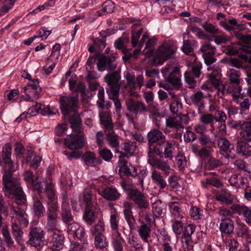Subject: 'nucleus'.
Here are the masks:
<instances>
[{
    "mask_svg": "<svg viewBox=\"0 0 251 251\" xmlns=\"http://www.w3.org/2000/svg\"><path fill=\"white\" fill-rule=\"evenodd\" d=\"M13 211L15 214V218L17 219L23 227H26L28 225V221L25 212L19 207H13Z\"/></svg>",
    "mask_w": 251,
    "mask_h": 251,
    "instance_id": "32",
    "label": "nucleus"
},
{
    "mask_svg": "<svg viewBox=\"0 0 251 251\" xmlns=\"http://www.w3.org/2000/svg\"><path fill=\"white\" fill-rule=\"evenodd\" d=\"M234 228V222L231 218H225L221 220L220 229L222 233L230 235L233 233Z\"/></svg>",
    "mask_w": 251,
    "mask_h": 251,
    "instance_id": "26",
    "label": "nucleus"
},
{
    "mask_svg": "<svg viewBox=\"0 0 251 251\" xmlns=\"http://www.w3.org/2000/svg\"><path fill=\"white\" fill-rule=\"evenodd\" d=\"M95 207H85L84 213L83 218L85 221L89 225L93 223L96 219L95 212H94Z\"/></svg>",
    "mask_w": 251,
    "mask_h": 251,
    "instance_id": "47",
    "label": "nucleus"
},
{
    "mask_svg": "<svg viewBox=\"0 0 251 251\" xmlns=\"http://www.w3.org/2000/svg\"><path fill=\"white\" fill-rule=\"evenodd\" d=\"M57 218L54 217H47V224L46 228L48 233L51 231H55L58 230L56 229L57 225Z\"/></svg>",
    "mask_w": 251,
    "mask_h": 251,
    "instance_id": "54",
    "label": "nucleus"
},
{
    "mask_svg": "<svg viewBox=\"0 0 251 251\" xmlns=\"http://www.w3.org/2000/svg\"><path fill=\"white\" fill-rule=\"evenodd\" d=\"M217 144L219 148L226 153H230L234 150V146L226 138L220 137L217 140Z\"/></svg>",
    "mask_w": 251,
    "mask_h": 251,
    "instance_id": "35",
    "label": "nucleus"
},
{
    "mask_svg": "<svg viewBox=\"0 0 251 251\" xmlns=\"http://www.w3.org/2000/svg\"><path fill=\"white\" fill-rule=\"evenodd\" d=\"M124 76L127 84L122 86L123 91L124 92H127L129 97L138 98L139 95L136 90L140 91L144 85L143 75H139L135 77L133 73L126 72L125 73Z\"/></svg>",
    "mask_w": 251,
    "mask_h": 251,
    "instance_id": "3",
    "label": "nucleus"
},
{
    "mask_svg": "<svg viewBox=\"0 0 251 251\" xmlns=\"http://www.w3.org/2000/svg\"><path fill=\"white\" fill-rule=\"evenodd\" d=\"M44 231L40 227H30L27 243L32 247H40L44 244Z\"/></svg>",
    "mask_w": 251,
    "mask_h": 251,
    "instance_id": "9",
    "label": "nucleus"
},
{
    "mask_svg": "<svg viewBox=\"0 0 251 251\" xmlns=\"http://www.w3.org/2000/svg\"><path fill=\"white\" fill-rule=\"evenodd\" d=\"M182 108V104L179 100H175L170 105V109L174 114H178Z\"/></svg>",
    "mask_w": 251,
    "mask_h": 251,
    "instance_id": "64",
    "label": "nucleus"
},
{
    "mask_svg": "<svg viewBox=\"0 0 251 251\" xmlns=\"http://www.w3.org/2000/svg\"><path fill=\"white\" fill-rule=\"evenodd\" d=\"M155 154L148 151V162L153 167L160 170L166 176H168L172 171L170 166L167 161L156 158Z\"/></svg>",
    "mask_w": 251,
    "mask_h": 251,
    "instance_id": "12",
    "label": "nucleus"
},
{
    "mask_svg": "<svg viewBox=\"0 0 251 251\" xmlns=\"http://www.w3.org/2000/svg\"><path fill=\"white\" fill-rule=\"evenodd\" d=\"M162 73L165 80L175 89H178L181 87V75L178 68L174 67L172 64H168L162 69Z\"/></svg>",
    "mask_w": 251,
    "mask_h": 251,
    "instance_id": "4",
    "label": "nucleus"
},
{
    "mask_svg": "<svg viewBox=\"0 0 251 251\" xmlns=\"http://www.w3.org/2000/svg\"><path fill=\"white\" fill-rule=\"evenodd\" d=\"M32 210L34 215L38 218L43 217L45 214V207L38 198L33 199Z\"/></svg>",
    "mask_w": 251,
    "mask_h": 251,
    "instance_id": "36",
    "label": "nucleus"
},
{
    "mask_svg": "<svg viewBox=\"0 0 251 251\" xmlns=\"http://www.w3.org/2000/svg\"><path fill=\"white\" fill-rule=\"evenodd\" d=\"M11 151L9 145L6 144L2 151L4 171L2 191L6 197L14 199L18 204H22L26 201V196L19 181L13 177V173L16 171L17 166H15L11 159Z\"/></svg>",
    "mask_w": 251,
    "mask_h": 251,
    "instance_id": "1",
    "label": "nucleus"
},
{
    "mask_svg": "<svg viewBox=\"0 0 251 251\" xmlns=\"http://www.w3.org/2000/svg\"><path fill=\"white\" fill-rule=\"evenodd\" d=\"M61 217L63 223L68 224L74 221V217L69 207L63 205L61 209Z\"/></svg>",
    "mask_w": 251,
    "mask_h": 251,
    "instance_id": "46",
    "label": "nucleus"
},
{
    "mask_svg": "<svg viewBox=\"0 0 251 251\" xmlns=\"http://www.w3.org/2000/svg\"><path fill=\"white\" fill-rule=\"evenodd\" d=\"M94 236L95 237L94 245L97 249H103L108 246V243L103 234Z\"/></svg>",
    "mask_w": 251,
    "mask_h": 251,
    "instance_id": "48",
    "label": "nucleus"
},
{
    "mask_svg": "<svg viewBox=\"0 0 251 251\" xmlns=\"http://www.w3.org/2000/svg\"><path fill=\"white\" fill-rule=\"evenodd\" d=\"M126 105L127 110L135 116L145 113L148 110L145 103L139 100L129 98L126 100Z\"/></svg>",
    "mask_w": 251,
    "mask_h": 251,
    "instance_id": "11",
    "label": "nucleus"
},
{
    "mask_svg": "<svg viewBox=\"0 0 251 251\" xmlns=\"http://www.w3.org/2000/svg\"><path fill=\"white\" fill-rule=\"evenodd\" d=\"M58 204L56 201H50L48 203L47 216L58 218Z\"/></svg>",
    "mask_w": 251,
    "mask_h": 251,
    "instance_id": "44",
    "label": "nucleus"
},
{
    "mask_svg": "<svg viewBox=\"0 0 251 251\" xmlns=\"http://www.w3.org/2000/svg\"><path fill=\"white\" fill-rule=\"evenodd\" d=\"M1 212H4L0 211V228L2 227L1 232L4 242L8 247L11 248L14 246V241L11 236L7 226L5 225L2 226L3 218L1 214Z\"/></svg>",
    "mask_w": 251,
    "mask_h": 251,
    "instance_id": "29",
    "label": "nucleus"
},
{
    "mask_svg": "<svg viewBox=\"0 0 251 251\" xmlns=\"http://www.w3.org/2000/svg\"><path fill=\"white\" fill-rule=\"evenodd\" d=\"M159 145H149L148 151L155 154L160 157L169 158L172 159L173 154L175 151V147L173 144L169 141H165L164 144Z\"/></svg>",
    "mask_w": 251,
    "mask_h": 251,
    "instance_id": "8",
    "label": "nucleus"
},
{
    "mask_svg": "<svg viewBox=\"0 0 251 251\" xmlns=\"http://www.w3.org/2000/svg\"><path fill=\"white\" fill-rule=\"evenodd\" d=\"M202 27L212 35H215L220 33L219 29L213 24L205 23L202 25Z\"/></svg>",
    "mask_w": 251,
    "mask_h": 251,
    "instance_id": "59",
    "label": "nucleus"
},
{
    "mask_svg": "<svg viewBox=\"0 0 251 251\" xmlns=\"http://www.w3.org/2000/svg\"><path fill=\"white\" fill-rule=\"evenodd\" d=\"M10 223L11 224V232L15 241L20 243L22 241L24 236V231L21 227L16 222L14 216L10 217Z\"/></svg>",
    "mask_w": 251,
    "mask_h": 251,
    "instance_id": "21",
    "label": "nucleus"
},
{
    "mask_svg": "<svg viewBox=\"0 0 251 251\" xmlns=\"http://www.w3.org/2000/svg\"><path fill=\"white\" fill-rule=\"evenodd\" d=\"M241 131L240 135L244 140H249L251 138V122H244L240 125Z\"/></svg>",
    "mask_w": 251,
    "mask_h": 251,
    "instance_id": "39",
    "label": "nucleus"
},
{
    "mask_svg": "<svg viewBox=\"0 0 251 251\" xmlns=\"http://www.w3.org/2000/svg\"><path fill=\"white\" fill-rule=\"evenodd\" d=\"M166 125L167 127L175 128H183L184 126H181L180 123L178 122L175 118H169L166 120Z\"/></svg>",
    "mask_w": 251,
    "mask_h": 251,
    "instance_id": "62",
    "label": "nucleus"
},
{
    "mask_svg": "<svg viewBox=\"0 0 251 251\" xmlns=\"http://www.w3.org/2000/svg\"><path fill=\"white\" fill-rule=\"evenodd\" d=\"M140 20H134L132 25L131 44L133 47L137 46L138 39H139L143 32V28H140L139 29H137L138 27L140 26Z\"/></svg>",
    "mask_w": 251,
    "mask_h": 251,
    "instance_id": "25",
    "label": "nucleus"
},
{
    "mask_svg": "<svg viewBox=\"0 0 251 251\" xmlns=\"http://www.w3.org/2000/svg\"><path fill=\"white\" fill-rule=\"evenodd\" d=\"M99 194L106 200L116 201L119 200L121 194L118 190L113 186H108L104 188Z\"/></svg>",
    "mask_w": 251,
    "mask_h": 251,
    "instance_id": "17",
    "label": "nucleus"
},
{
    "mask_svg": "<svg viewBox=\"0 0 251 251\" xmlns=\"http://www.w3.org/2000/svg\"><path fill=\"white\" fill-rule=\"evenodd\" d=\"M81 198L84 201L85 207H95L96 196L90 188H85L81 193Z\"/></svg>",
    "mask_w": 251,
    "mask_h": 251,
    "instance_id": "20",
    "label": "nucleus"
},
{
    "mask_svg": "<svg viewBox=\"0 0 251 251\" xmlns=\"http://www.w3.org/2000/svg\"><path fill=\"white\" fill-rule=\"evenodd\" d=\"M99 148V153L101 158L105 161H109L113 157L111 151L107 148Z\"/></svg>",
    "mask_w": 251,
    "mask_h": 251,
    "instance_id": "58",
    "label": "nucleus"
},
{
    "mask_svg": "<svg viewBox=\"0 0 251 251\" xmlns=\"http://www.w3.org/2000/svg\"><path fill=\"white\" fill-rule=\"evenodd\" d=\"M69 121V123L71 125V127L74 132L77 133H81V121L80 117L78 115L74 114L70 118Z\"/></svg>",
    "mask_w": 251,
    "mask_h": 251,
    "instance_id": "38",
    "label": "nucleus"
},
{
    "mask_svg": "<svg viewBox=\"0 0 251 251\" xmlns=\"http://www.w3.org/2000/svg\"><path fill=\"white\" fill-rule=\"evenodd\" d=\"M17 0H4L3 6L0 8V17L4 15L13 7Z\"/></svg>",
    "mask_w": 251,
    "mask_h": 251,
    "instance_id": "61",
    "label": "nucleus"
},
{
    "mask_svg": "<svg viewBox=\"0 0 251 251\" xmlns=\"http://www.w3.org/2000/svg\"><path fill=\"white\" fill-rule=\"evenodd\" d=\"M90 231L93 236L103 234L105 231L104 223L101 220H99L98 223L92 227Z\"/></svg>",
    "mask_w": 251,
    "mask_h": 251,
    "instance_id": "50",
    "label": "nucleus"
},
{
    "mask_svg": "<svg viewBox=\"0 0 251 251\" xmlns=\"http://www.w3.org/2000/svg\"><path fill=\"white\" fill-rule=\"evenodd\" d=\"M147 138L150 144L158 142V145H159L164 144L166 141L165 135L160 130L157 129L151 130L148 133Z\"/></svg>",
    "mask_w": 251,
    "mask_h": 251,
    "instance_id": "18",
    "label": "nucleus"
},
{
    "mask_svg": "<svg viewBox=\"0 0 251 251\" xmlns=\"http://www.w3.org/2000/svg\"><path fill=\"white\" fill-rule=\"evenodd\" d=\"M121 78L120 73L117 71L108 73L105 75L104 81L109 86L108 93L110 96H117L119 95L121 86L120 83Z\"/></svg>",
    "mask_w": 251,
    "mask_h": 251,
    "instance_id": "7",
    "label": "nucleus"
},
{
    "mask_svg": "<svg viewBox=\"0 0 251 251\" xmlns=\"http://www.w3.org/2000/svg\"><path fill=\"white\" fill-rule=\"evenodd\" d=\"M211 94L203 93L201 90H198L190 97V104H198L201 103L204 99L211 97Z\"/></svg>",
    "mask_w": 251,
    "mask_h": 251,
    "instance_id": "37",
    "label": "nucleus"
},
{
    "mask_svg": "<svg viewBox=\"0 0 251 251\" xmlns=\"http://www.w3.org/2000/svg\"><path fill=\"white\" fill-rule=\"evenodd\" d=\"M176 48L174 45L164 43L155 51L153 61L155 64H162L175 53Z\"/></svg>",
    "mask_w": 251,
    "mask_h": 251,
    "instance_id": "6",
    "label": "nucleus"
},
{
    "mask_svg": "<svg viewBox=\"0 0 251 251\" xmlns=\"http://www.w3.org/2000/svg\"><path fill=\"white\" fill-rule=\"evenodd\" d=\"M214 119L219 124L218 128L219 131L222 133L226 132V121L227 119L226 114L222 110L217 109L216 111L215 114L214 115Z\"/></svg>",
    "mask_w": 251,
    "mask_h": 251,
    "instance_id": "24",
    "label": "nucleus"
},
{
    "mask_svg": "<svg viewBox=\"0 0 251 251\" xmlns=\"http://www.w3.org/2000/svg\"><path fill=\"white\" fill-rule=\"evenodd\" d=\"M151 179L160 189L163 190L167 186V183L162 176L161 174L156 170H153L151 173Z\"/></svg>",
    "mask_w": 251,
    "mask_h": 251,
    "instance_id": "34",
    "label": "nucleus"
},
{
    "mask_svg": "<svg viewBox=\"0 0 251 251\" xmlns=\"http://www.w3.org/2000/svg\"><path fill=\"white\" fill-rule=\"evenodd\" d=\"M212 151V146H204L201 148L198 157H200L202 159L209 158L211 157Z\"/></svg>",
    "mask_w": 251,
    "mask_h": 251,
    "instance_id": "57",
    "label": "nucleus"
},
{
    "mask_svg": "<svg viewBox=\"0 0 251 251\" xmlns=\"http://www.w3.org/2000/svg\"><path fill=\"white\" fill-rule=\"evenodd\" d=\"M127 196L139 210V220L140 221L144 219L146 222H144V224L151 226L155 222V220L151 213L148 211L150 205L145 194L137 189L132 188L128 190Z\"/></svg>",
    "mask_w": 251,
    "mask_h": 251,
    "instance_id": "2",
    "label": "nucleus"
},
{
    "mask_svg": "<svg viewBox=\"0 0 251 251\" xmlns=\"http://www.w3.org/2000/svg\"><path fill=\"white\" fill-rule=\"evenodd\" d=\"M128 244L130 245L131 248L133 250H142L143 247L141 244V242L133 235L129 236L127 240Z\"/></svg>",
    "mask_w": 251,
    "mask_h": 251,
    "instance_id": "56",
    "label": "nucleus"
},
{
    "mask_svg": "<svg viewBox=\"0 0 251 251\" xmlns=\"http://www.w3.org/2000/svg\"><path fill=\"white\" fill-rule=\"evenodd\" d=\"M199 142L200 144L202 145H207L208 144L211 145V146H215V142L213 141L210 137L207 134H203L200 136V137L199 138Z\"/></svg>",
    "mask_w": 251,
    "mask_h": 251,
    "instance_id": "63",
    "label": "nucleus"
},
{
    "mask_svg": "<svg viewBox=\"0 0 251 251\" xmlns=\"http://www.w3.org/2000/svg\"><path fill=\"white\" fill-rule=\"evenodd\" d=\"M215 199L217 201L226 205H230L233 202L232 195L228 190L226 189L218 192L215 195Z\"/></svg>",
    "mask_w": 251,
    "mask_h": 251,
    "instance_id": "23",
    "label": "nucleus"
},
{
    "mask_svg": "<svg viewBox=\"0 0 251 251\" xmlns=\"http://www.w3.org/2000/svg\"><path fill=\"white\" fill-rule=\"evenodd\" d=\"M201 51L202 53V56L215 55L216 51V48L210 43L203 44L201 47Z\"/></svg>",
    "mask_w": 251,
    "mask_h": 251,
    "instance_id": "52",
    "label": "nucleus"
},
{
    "mask_svg": "<svg viewBox=\"0 0 251 251\" xmlns=\"http://www.w3.org/2000/svg\"><path fill=\"white\" fill-rule=\"evenodd\" d=\"M123 212L125 218L129 226L133 225L135 223L136 220L133 216L132 210V204L127 201H124L123 202Z\"/></svg>",
    "mask_w": 251,
    "mask_h": 251,
    "instance_id": "22",
    "label": "nucleus"
},
{
    "mask_svg": "<svg viewBox=\"0 0 251 251\" xmlns=\"http://www.w3.org/2000/svg\"><path fill=\"white\" fill-rule=\"evenodd\" d=\"M84 161L86 164H89L92 166H96L97 164L100 162V159L96 156V154L91 151H87L82 157Z\"/></svg>",
    "mask_w": 251,
    "mask_h": 251,
    "instance_id": "42",
    "label": "nucleus"
},
{
    "mask_svg": "<svg viewBox=\"0 0 251 251\" xmlns=\"http://www.w3.org/2000/svg\"><path fill=\"white\" fill-rule=\"evenodd\" d=\"M119 136L113 132L108 133L106 135V140L108 145L112 148H117L119 146Z\"/></svg>",
    "mask_w": 251,
    "mask_h": 251,
    "instance_id": "53",
    "label": "nucleus"
},
{
    "mask_svg": "<svg viewBox=\"0 0 251 251\" xmlns=\"http://www.w3.org/2000/svg\"><path fill=\"white\" fill-rule=\"evenodd\" d=\"M62 114L66 116L72 112H76L78 108V99L77 94L61 96L59 100Z\"/></svg>",
    "mask_w": 251,
    "mask_h": 251,
    "instance_id": "5",
    "label": "nucleus"
},
{
    "mask_svg": "<svg viewBox=\"0 0 251 251\" xmlns=\"http://www.w3.org/2000/svg\"><path fill=\"white\" fill-rule=\"evenodd\" d=\"M119 216L116 212L111 214L109 222L111 228L113 231L112 233H121L119 227Z\"/></svg>",
    "mask_w": 251,
    "mask_h": 251,
    "instance_id": "51",
    "label": "nucleus"
},
{
    "mask_svg": "<svg viewBox=\"0 0 251 251\" xmlns=\"http://www.w3.org/2000/svg\"><path fill=\"white\" fill-rule=\"evenodd\" d=\"M248 140L238 141L236 146V153L239 156L248 158L251 155V146Z\"/></svg>",
    "mask_w": 251,
    "mask_h": 251,
    "instance_id": "19",
    "label": "nucleus"
},
{
    "mask_svg": "<svg viewBox=\"0 0 251 251\" xmlns=\"http://www.w3.org/2000/svg\"><path fill=\"white\" fill-rule=\"evenodd\" d=\"M242 87L240 84H231L226 87V92L228 94H231L233 100H235L239 98Z\"/></svg>",
    "mask_w": 251,
    "mask_h": 251,
    "instance_id": "43",
    "label": "nucleus"
},
{
    "mask_svg": "<svg viewBox=\"0 0 251 251\" xmlns=\"http://www.w3.org/2000/svg\"><path fill=\"white\" fill-rule=\"evenodd\" d=\"M136 149V143L135 142L128 141L122 144V149L125 151L123 152L126 157L129 158L132 155Z\"/></svg>",
    "mask_w": 251,
    "mask_h": 251,
    "instance_id": "40",
    "label": "nucleus"
},
{
    "mask_svg": "<svg viewBox=\"0 0 251 251\" xmlns=\"http://www.w3.org/2000/svg\"><path fill=\"white\" fill-rule=\"evenodd\" d=\"M227 76L231 84H240L241 79V72L234 69H230L227 72Z\"/></svg>",
    "mask_w": 251,
    "mask_h": 251,
    "instance_id": "45",
    "label": "nucleus"
},
{
    "mask_svg": "<svg viewBox=\"0 0 251 251\" xmlns=\"http://www.w3.org/2000/svg\"><path fill=\"white\" fill-rule=\"evenodd\" d=\"M46 183V186L45 188V192L47 197L50 201H53V199L55 196V190L54 188V185L51 182L48 183L46 181H45Z\"/></svg>",
    "mask_w": 251,
    "mask_h": 251,
    "instance_id": "60",
    "label": "nucleus"
},
{
    "mask_svg": "<svg viewBox=\"0 0 251 251\" xmlns=\"http://www.w3.org/2000/svg\"><path fill=\"white\" fill-rule=\"evenodd\" d=\"M142 225L137 229L138 233L141 239L145 242L148 243V239L151 235V226L144 224V222H141Z\"/></svg>",
    "mask_w": 251,
    "mask_h": 251,
    "instance_id": "33",
    "label": "nucleus"
},
{
    "mask_svg": "<svg viewBox=\"0 0 251 251\" xmlns=\"http://www.w3.org/2000/svg\"><path fill=\"white\" fill-rule=\"evenodd\" d=\"M229 182L231 186H234L237 189L244 188L247 185L248 180L243 176L233 174L230 176Z\"/></svg>",
    "mask_w": 251,
    "mask_h": 251,
    "instance_id": "30",
    "label": "nucleus"
},
{
    "mask_svg": "<svg viewBox=\"0 0 251 251\" xmlns=\"http://www.w3.org/2000/svg\"><path fill=\"white\" fill-rule=\"evenodd\" d=\"M230 208L235 213L242 215L245 221L251 226V207L244 204H234Z\"/></svg>",
    "mask_w": 251,
    "mask_h": 251,
    "instance_id": "15",
    "label": "nucleus"
},
{
    "mask_svg": "<svg viewBox=\"0 0 251 251\" xmlns=\"http://www.w3.org/2000/svg\"><path fill=\"white\" fill-rule=\"evenodd\" d=\"M236 235L237 237L247 241L251 238V231L244 223H239L236 228Z\"/></svg>",
    "mask_w": 251,
    "mask_h": 251,
    "instance_id": "28",
    "label": "nucleus"
},
{
    "mask_svg": "<svg viewBox=\"0 0 251 251\" xmlns=\"http://www.w3.org/2000/svg\"><path fill=\"white\" fill-rule=\"evenodd\" d=\"M111 245L114 251H124L123 244L125 241L121 233H112Z\"/></svg>",
    "mask_w": 251,
    "mask_h": 251,
    "instance_id": "27",
    "label": "nucleus"
},
{
    "mask_svg": "<svg viewBox=\"0 0 251 251\" xmlns=\"http://www.w3.org/2000/svg\"><path fill=\"white\" fill-rule=\"evenodd\" d=\"M64 144L70 150H77L84 146V141L82 135L71 134L65 139Z\"/></svg>",
    "mask_w": 251,
    "mask_h": 251,
    "instance_id": "16",
    "label": "nucleus"
},
{
    "mask_svg": "<svg viewBox=\"0 0 251 251\" xmlns=\"http://www.w3.org/2000/svg\"><path fill=\"white\" fill-rule=\"evenodd\" d=\"M114 58L108 56L100 55L98 57L97 67L99 71L102 72L105 70L110 72L115 70L117 65L114 63Z\"/></svg>",
    "mask_w": 251,
    "mask_h": 251,
    "instance_id": "13",
    "label": "nucleus"
},
{
    "mask_svg": "<svg viewBox=\"0 0 251 251\" xmlns=\"http://www.w3.org/2000/svg\"><path fill=\"white\" fill-rule=\"evenodd\" d=\"M234 166L239 170L250 173L251 171L250 165L243 159H238L235 160Z\"/></svg>",
    "mask_w": 251,
    "mask_h": 251,
    "instance_id": "55",
    "label": "nucleus"
},
{
    "mask_svg": "<svg viewBox=\"0 0 251 251\" xmlns=\"http://www.w3.org/2000/svg\"><path fill=\"white\" fill-rule=\"evenodd\" d=\"M164 205L160 201H155L152 204V212L156 217L163 216L165 213Z\"/></svg>",
    "mask_w": 251,
    "mask_h": 251,
    "instance_id": "49",
    "label": "nucleus"
},
{
    "mask_svg": "<svg viewBox=\"0 0 251 251\" xmlns=\"http://www.w3.org/2000/svg\"><path fill=\"white\" fill-rule=\"evenodd\" d=\"M214 115L211 113H205L201 115L199 120L201 123L203 124L206 126L210 125L212 131L215 130L214 126Z\"/></svg>",
    "mask_w": 251,
    "mask_h": 251,
    "instance_id": "41",
    "label": "nucleus"
},
{
    "mask_svg": "<svg viewBox=\"0 0 251 251\" xmlns=\"http://www.w3.org/2000/svg\"><path fill=\"white\" fill-rule=\"evenodd\" d=\"M49 241L52 250L59 251L64 246V237L59 230L51 231L48 233Z\"/></svg>",
    "mask_w": 251,
    "mask_h": 251,
    "instance_id": "14",
    "label": "nucleus"
},
{
    "mask_svg": "<svg viewBox=\"0 0 251 251\" xmlns=\"http://www.w3.org/2000/svg\"><path fill=\"white\" fill-rule=\"evenodd\" d=\"M116 152L119 154V164L121 171L123 172L126 175L134 176V175L131 174L130 168L127 165V161L125 159L126 155L118 149H116Z\"/></svg>",
    "mask_w": 251,
    "mask_h": 251,
    "instance_id": "31",
    "label": "nucleus"
},
{
    "mask_svg": "<svg viewBox=\"0 0 251 251\" xmlns=\"http://www.w3.org/2000/svg\"><path fill=\"white\" fill-rule=\"evenodd\" d=\"M41 91V88L39 85L38 79L32 80L31 82L26 86L23 87L22 92L25 94L22 96L23 100L28 101H33V98L37 96Z\"/></svg>",
    "mask_w": 251,
    "mask_h": 251,
    "instance_id": "10",
    "label": "nucleus"
}]
</instances>
